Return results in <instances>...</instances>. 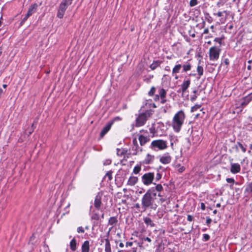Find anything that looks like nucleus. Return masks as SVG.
<instances>
[{
    "label": "nucleus",
    "mask_w": 252,
    "mask_h": 252,
    "mask_svg": "<svg viewBox=\"0 0 252 252\" xmlns=\"http://www.w3.org/2000/svg\"><path fill=\"white\" fill-rule=\"evenodd\" d=\"M163 190V187L161 184H157L155 187L148 189L141 199L142 207L144 210L148 208L156 210L157 205L155 203L157 193L160 192Z\"/></svg>",
    "instance_id": "nucleus-1"
},
{
    "label": "nucleus",
    "mask_w": 252,
    "mask_h": 252,
    "mask_svg": "<svg viewBox=\"0 0 252 252\" xmlns=\"http://www.w3.org/2000/svg\"><path fill=\"white\" fill-rule=\"evenodd\" d=\"M185 119V114L183 110L178 111L174 115L172 122V126L176 132H179L180 131L184 124Z\"/></svg>",
    "instance_id": "nucleus-2"
},
{
    "label": "nucleus",
    "mask_w": 252,
    "mask_h": 252,
    "mask_svg": "<svg viewBox=\"0 0 252 252\" xmlns=\"http://www.w3.org/2000/svg\"><path fill=\"white\" fill-rule=\"evenodd\" d=\"M153 114L152 110H147L144 113L139 114L136 119L135 126L136 127L144 126L148 119Z\"/></svg>",
    "instance_id": "nucleus-3"
},
{
    "label": "nucleus",
    "mask_w": 252,
    "mask_h": 252,
    "mask_svg": "<svg viewBox=\"0 0 252 252\" xmlns=\"http://www.w3.org/2000/svg\"><path fill=\"white\" fill-rule=\"evenodd\" d=\"M167 147V142L161 139L153 141L150 146V148L154 151L162 150Z\"/></svg>",
    "instance_id": "nucleus-4"
},
{
    "label": "nucleus",
    "mask_w": 252,
    "mask_h": 252,
    "mask_svg": "<svg viewBox=\"0 0 252 252\" xmlns=\"http://www.w3.org/2000/svg\"><path fill=\"white\" fill-rule=\"evenodd\" d=\"M155 179V173L154 172H148L144 174L141 177L142 183L146 186H149L153 184L157 185L156 183H153Z\"/></svg>",
    "instance_id": "nucleus-5"
},
{
    "label": "nucleus",
    "mask_w": 252,
    "mask_h": 252,
    "mask_svg": "<svg viewBox=\"0 0 252 252\" xmlns=\"http://www.w3.org/2000/svg\"><path fill=\"white\" fill-rule=\"evenodd\" d=\"M220 50L216 46L210 48L209 50V58L211 61H217L220 56Z\"/></svg>",
    "instance_id": "nucleus-6"
},
{
    "label": "nucleus",
    "mask_w": 252,
    "mask_h": 252,
    "mask_svg": "<svg viewBox=\"0 0 252 252\" xmlns=\"http://www.w3.org/2000/svg\"><path fill=\"white\" fill-rule=\"evenodd\" d=\"M68 5H66V4L61 2L59 6V8L58 9V12L57 13V17L58 18L62 19L63 17L65 12L68 7Z\"/></svg>",
    "instance_id": "nucleus-7"
},
{
    "label": "nucleus",
    "mask_w": 252,
    "mask_h": 252,
    "mask_svg": "<svg viewBox=\"0 0 252 252\" xmlns=\"http://www.w3.org/2000/svg\"><path fill=\"white\" fill-rule=\"evenodd\" d=\"M132 151H133V153H132L133 155H137L143 151V148L138 145L137 140L136 138H134L132 140Z\"/></svg>",
    "instance_id": "nucleus-8"
},
{
    "label": "nucleus",
    "mask_w": 252,
    "mask_h": 252,
    "mask_svg": "<svg viewBox=\"0 0 252 252\" xmlns=\"http://www.w3.org/2000/svg\"><path fill=\"white\" fill-rule=\"evenodd\" d=\"M102 196V193L101 192H98L97 194L96 195L94 201V207L97 209L99 210L102 204L101 199Z\"/></svg>",
    "instance_id": "nucleus-9"
},
{
    "label": "nucleus",
    "mask_w": 252,
    "mask_h": 252,
    "mask_svg": "<svg viewBox=\"0 0 252 252\" xmlns=\"http://www.w3.org/2000/svg\"><path fill=\"white\" fill-rule=\"evenodd\" d=\"M113 124V121H110L103 128L100 133V136L101 138L103 137V136L109 131Z\"/></svg>",
    "instance_id": "nucleus-10"
},
{
    "label": "nucleus",
    "mask_w": 252,
    "mask_h": 252,
    "mask_svg": "<svg viewBox=\"0 0 252 252\" xmlns=\"http://www.w3.org/2000/svg\"><path fill=\"white\" fill-rule=\"evenodd\" d=\"M252 100V93L243 97L241 100V105L244 107Z\"/></svg>",
    "instance_id": "nucleus-11"
},
{
    "label": "nucleus",
    "mask_w": 252,
    "mask_h": 252,
    "mask_svg": "<svg viewBox=\"0 0 252 252\" xmlns=\"http://www.w3.org/2000/svg\"><path fill=\"white\" fill-rule=\"evenodd\" d=\"M138 140L141 146H143L150 140V138L149 135L144 136L143 134H139L138 135Z\"/></svg>",
    "instance_id": "nucleus-12"
},
{
    "label": "nucleus",
    "mask_w": 252,
    "mask_h": 252,
    "mask_svg": "<svg viewBox=\"0 0 252 252\" xmlns=\"http://www.w3.org/2000/svg\"><path fill=\"white\" fill-rule=\"evenodd\" d=\"M159 161L163 164H168L171 161V157L168 153H166L160 157Z\"/></svg>",
    "instance_id": "nucleus-13"
},
{
    "label": "nucleus",
    "mask_w": 252,
    "mask_h": 252,
    "mask_svg": "<svg viewBox=\"0 0 252 252\" xmlns=\"http://www.w3.org/2000/svg\"><path fill=\"white\" fill-rule=\"evenodd\" d=\"M190 84V80L189 79L184 81L183 83L181 85V88L178 91V93L182 92L185 93L186 90L189 87Z\"/></svg>",
    "instance_id": "nucleus-14"
},
{
    "label": "nucleus",
    "mask_w": 252,
    "mask_h": 252,
    "mask_svg": "<svg viewBox=\"0 0 252 252\" xmlns=\"http://www.w3.org/2000/svg\"><path fill=\"white\" fill-rule=\"evenodd\" d=\"M241 166L239 163H231L230 171L233 174H236L240 172Z\"/></svg>",
    "instance_id": "nucleus-15"
},
{
    "label": "nucleus",
    "mask_w": 252,
    "mask_h": 252,
    "mask_svg": "<svg viewBox=\"0 0 252 252\" xmlns=\"http://www.w3.org/2000/svg\"><path fill=\"white\" fill-rule=\"evenodd\" d=\"M155 156L150 154H147L144 160L143 161V163L144 164H150L152 163L154 160Z\"/></svg>",
    "instance_id": "nucleus-16"
},
{
    "label": "nucleus",
    "mask_w": 252,
    "mask_h": 252,
    "mask_svg": "<svg viewBox=\"0 0 252 252\" xmlns=\"http://www.w3.org/2000/svg\"><path fill=\"white\" fill-rule=\"evenodd\" d=\"M37 7H38V5L37 3H34L32 4L29 7V8L28 9V12L27 13L28 14V16H30L32 15L33 13H34L37 10Z\"/></svg>",
    "instance_id": "nucleus-17"
},
{
    "label": "nucleus",
    "mask_w": 252,
    "mask_h": 252,
    "mask_svg": "<svg viewBox=\"0 0 252 252\" xmlns=\"http://www.w3.org/2000/svg\"><path fill=\"white\" fill-rule=\"evenodd\" d=\"M138 177L135 176H130L128 180L127 185L130 186H133L138 182Z\"/></svg>",
    "instance_id": "nucleus-18"
},
{
    "label": "nucleus",
    "mask_w": 252,
    "mask_h": 252,
    "mask_svg": "<svg viewBox=\"0 0 252 252\" xmlns=\"http://www.w3.org/2000/svg\"><path fill=\"white\" fill-rule=\"evenodd\" d=\"M82 252H89L90 242L89 241H85L81 247Z\"/></svg>",
    "instance_id": "nucleus-19"
},
{
    "label": "nucleus",
    "mask_w": 252,
    "mask_h": 252,
    "mask_svg": "<svg viewBox=\"0 0 252 252\" xmlns=\"http://www.w3.org/2000/svg\"><path fill=\"white\" fill-rule=\"evenodd\" d=\"M144 222L147 226H150L151 227L155 226V224L153 222L151 218L145 217L143 219Z\"/></svg>",
    "instance_id": "nucleus-20"
},
{
    "label": "nucleus",
    "mask_w": 252,
    "mask_h": 252,
    "mask_svg": "<svg viewBox=\"0 0 252 252\" xmlns=\"http://www.w3.org/2000/svg\"><path fill=\"white\" fill-rule=\"evenodd\" d=\"M105 252H111V245L109 240L108 239H105Z\"/></svg>",
    "instance_id": "nucleus-21"
},
{
    "label": "nucleus",
    "mask_w": 252,
    "mask_h": 252,
    "mask_svg": "<svg viewBox=\"0 0 252 252\" xmlns=\"http://www.w3.org/2000/svg\"><path fill=\"white\" fill-rule=\"evenodd\" d=\"M76 240L75 238L72 239L70 242V248L72 251H75L76 250Z\"/></svg>",
    "instance_id": "nucleus-22"
},
{
    "label": "nucleus",
    "mask_w": 252,
    "mask_h": 252,
    "mask_svg": "<svg viewBox=\"0 0 252 252\" xmlns=\"http://www.w3.org/2000/svg\"><path fill=\"white\" fill-rule=\"evenodd\" d=\"M127 150L126 149H120L119 148L117 149V155L118 156H123L126 154Z\"/></svg>",
    "instance_id": "nucleus-23"
},
{
    "label": "nucleus",
    "mask_w": 252,
    "mask_h": 252,
    "mask_svg": "<svg viewBox=\"0 0 252 252\" xmlns=\"http://www.w3.org/2000/svg\"><path fill=\"white\" fill-rule=\"evenodd\" d=\"M197 72L198 74L197 79H199L203 74L204 69L202 66L198 65L197 67Z\"/></svg>",
    "instance_id": "nucleus-24"
},
{
    "label": "nucleus",
    "mask_w": 252,
    "mask_h": 252,
    "mask_svg": "<svg viewBox=\"0 0 252 252\" xmlns=\"http://www.w3.org/2000/svg\"><path fill=\"white\" fill-rule=\"evenodd\" d=\"M161 62L159 61H154L150 66V67L151 68V69L152 70H155V69H156L158 66L160 64Z\"/></svg>",
    "instance_id": "nucleus-25"
},
{
    "label": "nucleus",
    "mask_w": 252,
    "mask_h": 252,
    "mask_svg": "<svg viewBox=\"0 0 252 252\" xmlns=\"http://www.w3.org/2000/svg\"><path fill=\"white\" fill-rule=\"evenodd\" d=\"M182 67V66L181 65V64H179L176 65L172 70L173 75H174V74L179 73Z\"/></svg>",
    "instance_id": "nucleus-26"
},
{
    "label": "nucleus",
    "mask_w": 252,
    "mask_h": 252,
    "mask_svg": "<svg viewBox=\"0 0 252 252\" xmlns=\"http://www.w3.org/2000/svg\"><path fill=\"white\" fill-rule=\"evenodd\" d=\"M158 95H159L160 98H162L166 97V92L163 88H159L158 89Z\"/></svg>",
    "instance_id": "nucleus-27"
},
{
    "label": "nucleus",
    "mask_w": 252,
    "mask_h": 252,
    "mask_svg": "<svg viewBox=\"0 0 252 252\" xmlns=\"http://www.w3.org/2000/svg\"><path fill=\"white\" fill-rule=\"evenodd\" d=\"M118 220L117 218L115 217H111L108 221V224L111 225H114L116 224Z\"/></svg>",
    "instance_id": "nucleus-28"
},
{
    "label": "nucleus",
    "mask_w": 252,
    "mask_h": 252,
    "mask_svg": "<svg viewBox=\"0 0 252 252\" xmlns=\"http://www.w3.org/2000/svg\"><path fill=\"white\" fill-rule=\"evenodd\" d=\"M141 166L137 165L134 167L133 170V173H134L135 174H138L140 172V171H141Z\"/></svg>",
    "instance_id": "nucleus-29"
},
{
    "label": "nucleus",
    "mask_w": 252,
    "mask_h": 252,
    "mask_svg": "<svg viewBox=\"0 0 252 252\" xmlns=\"http://www.w3.org/2000/svg\"><path fill=\"white\" fill-rule=\"evenodd\" d=\"M238 146L241 149L243 153L246 152V148L240 142H237V145L235 146L237 150H238Z\"/></svg>",
    "instance_id": "nucleus-30"
},
{
    "label": "nucleus",
    "mask_w": 252,
    "mask_h": 252,
    "mask_svg": "<svg viewBox=\"0 0 252 252\" xmlns=\"http://www.w3.org/2000/svg\"><path fill=\"white\" fill-rule=\"evenodd\" d=\"M245 191L249 193H252V182L247 186Z\"/></svg>",
    "instance_id": "nucleus-31"
},
{
    "label": "nucleus",
    "mask_w": 252,
    "mask_h": 252,
    "mask_svg": "<svg viewBox=\"0 0 252 252\" xmlns=\"http://www.w3.org/2000/svg\"><path fill=\"white\" fill-rule=\"evenodd\" d=\"M183 68L184 71H187L190 70L191 69V65L189 63H187L186 64L183 65Z\"/></svg>",
    "instance_id": "nucleus-32"
},
{
    "label": "nucleus",
    "mask_w": 252,
    "mask_h": 252,
    "mask_svg": "<svg viewBox=\"0 0 252 252\" xmlns=\"http://www.w3.org/2000/svg\"><path fill=\"white\" fill-rule=\"evenodd\" d=\"M91 218L92 220H99L100 217L98 213H94L93 214Z\"/></svg>",
    "instance_id": "nucleus-33"
},
{
    "label": "nucleus",
    "mask_w": 252,
    "mask_h": 252,
    "mask_svg": "<svg viewBox=\"0 0 252 252\" xmlns=\"http://www.w3.org/2000/svg\"><path fill=\"white\" fill-rule=\"evenodd\" d=\"M198 3V1L197 0H190L189 1V6L190 7H193Z\"/></svg>",
    "instance_id": "nucleus-34"
},
{
    "label": "nucleus",
    "mask_w": 252,
    "mask_h": 252,
    "mask_svg": "<svg viewBox=\"0 0 252 252\" xmlns=\"http://www.w3.org/2000/svg\"><path fill=\"white\" fill-rule=\"evenodd\" d=\"M155 91H156V88L155 87H152L151 88V90H150V91L148 92L149 95H150V96L154 95L155 94Z\"/></svg>",
    "instance_id": "nucleus-35"
},
{
    "label": "nucleus",
    "mask_w": 252,
    "mask_h": 252,
    "mask_svg": "<svg viewBox=\"0 0 252 252\" xmlns=\"http://www.w3.org/2000/svg\"><path fill=\"white\" fill-rule=\"evenodd\" d=\"M105 176L108 177L109 180H111L112 179V171H109L107 172Z\"/></svg>",
    "instance_id": "nucleus-36"
},
{
    "label": "nucleus",
    "mask_w": 252,
    "mask_h": 252,
    "mask_svg": "<svg viewBox=\"0 0 252 252\" xmlns=\"http://www.w3.org/2000/svg\"><path fill=\"white\" fill-rule=\"evenodd\" d=\"M162 175L160 173H158L156 174V177L155 178V181L158 182L161 179Z\"/></svg>",
    "instance_id": "nucleus-37"
},
{
    "label": "nucleus",
    "mask_w": 252,
    "mask_h": 252,
    "mask_svg": "<svg viewBox=\"0 0 252 252\" xmlns=\"http://www.w3.org/2000/svg\"><path fill=\"white\" fill-rule=\"evenodd\" d=\"M73 0H62V2L69 6L72 4Z\"/></svg>",
    "instance_id": "nucleus-38"
},
{
    "label": "nucleus",
    "mask_w": 252,
    "mask_h": 252,
    "mask_svg": "<svg viewBox=\"0 0 252 252\" xmlns=\"http://www.w3.org/2000/svg\"><path fill=\"white\" fill-rule=\"evenodd\" d=\"M210 236L208 234H204L203 235V240L204 241H207L210 239Z\"/></svg>",
    "instance_id": "nucleus-39"
},
{
    "label": "nucleus",
    "mask_w": 252,
    "mask_h": 252,
    "mask_svg": "<svg viewBox=\"0 0 252 252\" xmlns=\"http://www.w3.org/2000/svg\"><path fill=\"white\" fill-rule=\"evenodd\" d=\"M111 162H112V161L111 159H106L104 162H103V164L104 165H109L110 164H111Z\"/></svg>",
    "instance_id": "nucleus-40"
},
{
    "label": "nucleus",
    "mask_w": 252,
    "mask_h": 252,
    "mask_svg": "<svg viewBox=\"0 0 252 252\" xmlns=\"http://www.w3.org/2000/svg\"><path fill=\"white\" fill-rule=\"evenodd\" d=\"M153 77V75H150L148 77L145 78L144 79V81L146 82L147 83H150L151 81V79Z\"/></svg>",
    "instance_id": "nucleus-41"
},
{
    "label": "nucleus",
    "mask_w": 252,
    "mask_h": 252,
    "mask_svg": "<svg viewBox=\"0 0 252 252\" xmlns=\"http://www.w3.org/2000/svg\"><path fill=\"white\" fill-rule=\"evenodd\" d=\"M77 231L78 233H84L85 231H84V228L82 226H80V227H78L77 228Z\"/></svg>",
    "instance_id": "nucleus-42"
},
{
    "label": "nucleus",
    "mask_w": 252,
    "mask_h": 252,
    "mask_svg": "<svg viewBox=\"0 0 252 252\" xmlns=\"http://www.w3.org/2000/svg\"><path fill=\"white\" fill-rule=\"evenodd\" d=\"M226 181L228 183L234 184L235 182V181H234V179H233V178H226Z\"/></svg>",
    "instance_id": "nucleus-43"
},
{
    "label": "nucleus",
    "mask_w": 252,
    "mask_h": 252,
    "mask_svg": "<svg viewBox=\"0 0 252 252\" xmlns=\"http://www.w3.org/2000/svg\"><path fill=\"white\" fill-rule=\"evenodd\" d=\"M200 105H195V106H193V107H191V111L192 112H193V111H194L196 110L197 109L199 108H200Z\"/></svg>",
    "instance_id": "nucleus-44"
},
{
    "label": "nucleus",
    "mask_w": 252,
    "mask_h": 252,
    "mask_svg": "<svg viewBox=\"0 0 252 252\" xmlns=\"http://www.w3.org/2000/svg\"><path fill=\"white\" fill-rule=\"evenodd\" d=\"M226 11H224L223 12L219 11L217 13H214V15H217L218 17H221L222 16L223 13H226Z\"/></svg>",
    "instance_id": "nucleus-45"
},
{
    "label": "nucleus",
    "mask_w": 252,
    "mask_h": 252,
    "mask_svg": "<svg viewBox=\"0 0 252 252\" xmlns=\"http://www.w3.org/2000/svg\"><path fill=\"white\" fill-rule=\"evenodd\" d=\"M34 128H35V126H34V124H32V125L31 128L30 129L29 131L28 132L29 135H30L32 133V132L33 131Z\"/></svg>",
    "instance_id": "nucleus-46"
},
{
    "label": "nucleus",
    "mask_w": 252,
    "mask_h": 252,
    "mask_svg": "<svg viewBox=\"0 0 252 252\" xmlns=\"http://www.w3.org/2000/svg\"><path fill=\"white\" fill-rule=\"evenodd\" d=\"M193 220V217L190 215H188L187 216V220L189 221H191Z\"/></svg>",
    "instance_id": "nucleus-47"
},
{
    "label": "nucleus",
    "mask_w": 252,
    "mask_h": 252,
    "mask_svg": "<svg viewBox=\"0 0 252 252\" xmlns=\"http://www.w3.org/2000/svg\"><path fill=\"white\" fill-rule=\"evenodd\" d=\"M214 41L219 43L220 45L221 43V38L216 37L215 38Z\"/></svg>",
    "instance_id": "nucleus-48"
},
{
    "label": "nucleus",
    "mask_w": 252,
    "mask_h": 252,
    "mask_svg": "<svg viewBox=\"0 0 252 252\" xmlns=\"http://www.w3.org/2000/svg\"><path fill=\"white\" fill-rule=\"evenodd\" d=\"M30 16H28V14H27L23 18V19H22V21H21V24H23L25 22V21L28 19V18Z\"/></svg>",
    "instance_id": "nucleus-49"
},
{
    "label": "nucleus",
    "mask_w": 252,
    "mask_h": 252,
    "mask_svg": "<svg viewBox=\"0 0 252 252\" xmlns=\"http://www.w3.org/2000/svg\"><path fill=\"white\" fill-rule=\"evenodd\" d=\"M211 221H212V220L210 218H209V217L206 218V223L207 225H209L211 223Z\"/></svg>",
    "instance_id": "nucleus-50"
},
{
    "label": "nucleus",
    "mask_w": 252,
    "mask_h": 252,
    "mask_svg": "<svg viewBox=\"0 0 252 252\" xmlns=\"http://www.w3.org/2000/svg\"><path fill=\"white\" fill-rule=\"evenodd\" d=\"M122 118L120 117H116L111 121H113V123L116 121H121Z\"/></svg>",
    "instance_id": "nucleus-51"
},
{
    "label": "nucleus",
    "mask_w": 252,
    "mask_h": 252,
    "mask_svg": "<svg viewBox=\"0 0 252 252\" xmlns=\"http://www.w3.org/2000/svg\"><path fill=\"white\" fill-rule=\"evenodd\" d=\"M143 240L147 241H148L149 243L151 242V241H152L151 239L150 238L148 237H144L143 238Z\"/></svg>",
    "instance_id": "nucleus-52"
},
{
    "label": "nucleus",
    "mask_w": 252,
    "mask_h": 252,
    "mask_svg": "<svg viewBox=\"0 0 252 252\" xmlns=\"http://www.w3.org/2000/svg\"><path fill=\"white\" fill-rule=\"evenodd\" d=\"M133 245V242H127L126 243V246L127 247H131Z\"/></svg>",
    "instance_id": "nucleus-53"
},
{
    "label": "nucleus",
    "mask_w": 252,
    "mask_h": 252,
    "mask_svg": "<svg viewBox=\"0 0 252 252\" xmlns=\"http://www.w3.org/2000/svg\"><path fill=\"white\" fill-rule=\"evenodd\" d=\"M196 98H197V96L195 94V95H193L192 97H191L190 100L191 101H194V100H196Z\"/></svg>",
    "instance_id": "nucleus-54"
},
{
    "label": "nucleus",
    "mask_w": 252,
    "mask_h": 252,
    "mask_svg": "<svg viewBox=\"0 0 252 252\" xmlns=\"http://www.w3.org/2000/svg\"><path fill=\"white\" fill-rule=\"evenodd\" d=\"M159 97H160L159 95H158V94H156V95H155L154 100H155V101L158 100H159Z\"/></svg>",
    "instance_id": "nucleus-55"
},
{
    "label": "nucleus",
    "mask_w": 252,
    "mask_h": 252,
    "mask_svg": "<svg viewBox=\"0 0 252 252\" xmlns=\"http://www.w3.org/2000/svg\"><path fill=\"white\" fill-rule=\"evenodd\" d=\"M161 100L160 102L162 104H164L167 101V100L165 99V97L161 98Z\"/></svg>",
    "instance_id": "nucleus-56"
},
{
    "label": "nucleus",
    "mask_w": 252,
    "mask_h": 252,
    "mask_svg": "<svg viewBox=\"0 0 252 252\" xmlns=\"http://www.w3.org/2000/svg\"><path fill=\"white\" fill-rule=\"evenodd\" d=\"M201 209L203 210H204L205 209V205L204 203H201Z\"/></svg>",
    "instance_id": "nucleus-57"
},
{
    "label": "nucleus",
    "mask_w": 252,
    "mask_h": 252,
    "mask_svg": "<svg viewBox=\"0 0 252 252\" xmlns=\"http://www.w3.org/2000/svg\"><path fill=\"white\" fill-rule=\"evenodd\" d=\"M185 167L182 166V167H181V168H180L179 169V171L180 172H183L185 170Z\"/></svg>",
    "instance_id": "nucleus-58"
},
{
    "label": "nucleus",
    "mask_w": 252,
    "mask_h": 252,
    "mask_svg": "<svg viewBox=\"0 0 252 252\" xmlns=\"http://www.w3.org/2000/svg\"><path fill=\"white\" fill-rule=\"evenodd\" d=\"M209 32V30L208 29H205L204 30V32H203V33L204 34H207Z\"/></svg>",
    "instance_id": "nucleus-59"
},
{
    "label": "nucleus",
    "mask_w": 252,
    "mask_h": 252,
    "mask_svg": "<svg viewBox=\"0 0 252 252\" xmlns=\"http://www.w3.org/2000/svg\"><path fill=\"white\" fill-rule=\"evenodd\" d=\"M135 207L136 208V209H139L140 208V205L139 203H136L135 205Z\"/></svg>",
    "instance_id": "nucleus-60"
},
{
    "label": "nucleus",
    "mask_w": 252,
    "mask_h": 252,
    "mask_svg": "<svg viewBox=\"0 0 252 252\" xmlns=\"http://www.w3.org/2000/svg\"><path fill=\"white\" fill-rule=\"evenodd\" d=\"M124 244H123V243H122V242H121V243H120L119 244V247H121V248H123V247H124Z\"/></svg>",
    "instance_id": "nucleus-61"
},
{
    "label": "nucleus",
    "mask_w": 252,
    "mask_h": 252,
    "mask_svg": "<svg viewBox=\"0 0 252 252\" xmlns=\"http://www.w3.org/2000/svg\"><path fill=\"white\" fill-rule=\"evenodd\" d=\"M220 206H221V205H220V203H217V204H216V207H218V208L220 207Z\"/></svg>",
    "instance_id": "nucleus-62"
},
{
    "label": "nucleus",
    "mask_w": 252,
    "mask_h": 252,
    "mask_svg": "<svg viewBox=\"0 0 252 252\" xmlns=\"http://www.w3.org/2000/svg\"><path fill=\"white\" fill-rule=\"evenodd\" d=\"M168 252H174V251L171 249L169 248L168 249Z\"/></svg>",
    "instance_id": "nucleus-63"
},
{
    "label": "nucleus",
    "mask_w": 252,
    "mask_h": 252,
    "mask_svg": "<svg viewBox=\"0 0 252 252\" xmlns=\"http://www.w3.org/2000/svg\"><path fill=\"white\" fill-rule=\"evenodd\" d=\"M7 85L6 84H3L2 87L4 88H6L7 87Z\"/></svg>",
    "instance_id": "nucleus-64"
}]
</instances>
